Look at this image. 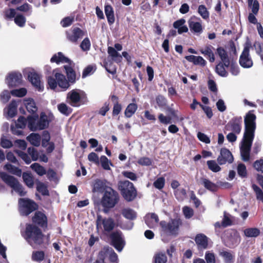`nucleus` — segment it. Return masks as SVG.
<instances>
[{
  "label": "nucleus",
  "instance_id": "obj_54",
  "mask_svg": "<svg viewBox=\"0 0 263 263\" xmlns=\"http://www.w3.org/2000/svg\"><path fill=\"white\" fill-rule=\"evenodd\" d=\"M238 175L241 178H246L247 176V171L246 165L243 163H239L237 168Z\"/></svg>",
  "mask_w": 263,
  "mask_h": 263
},
{
  "label": "nucleus",
  "instance_id": "obj_53",
  "mask_svg": "<svg viewBox=\"0 0 263 263\" xmlns=\"http://www.w3.org/2000/svg\"><path fill=\"white\" fill-rule=\"evenodd\" d=\"M167 257L165 254L159 253L156 254L154 257L153 263H166Z\"/></svg>",
  "mask_w": 263,
  "mask_h": 263
},
{
  "label": "nucleus",
  "instance_id": "obj_34",
  "mask_svg": "<svg viewBox=\"0 0 263 263\" xmlns=\"http://www.w3.org/2000/svg\"><path fill=\"white\" fill-rule=\"evenodd\" d=\"M107 52L108 54L111 57L112 59L117 63L122 61V57L119 53L113 47H108Z\"/></svg>",
  "mask_w": 263,
  "mask_h": 263
},
{
  "label": "nucleus",
  "instance_id": "obj_8",
  "mask_svg": "<svg viewBox=\"0 0 263 263\" xmlns=\"http://www.w3.org/2000/svg\"><path fill=\"white\" fill-rule=\"evenodd\" d=\"M111 245L119 252H121L125 245V241L123 237L122 232L117 230L111 232L109 235Z\"/></svg>",
  "mask_w": 263,
  "mask_h": 263
},
{
  "label": "nucleus",
  "instance_id": "obj_57",
  "mask_svg": "<svg viewBox=\"0 0 263 263\" xmlns=\"http://www.w3.org/2000/svg\"><path fill=\"white\" fill-rule=\"evenodd\" d=\"M26 108L27 111L32 114H35L37 110L35 103L33 100H30L26 104Z\"/></svg>",
  "mask_w": 263,
  "mask_h": 263
},
{
  "label": "nucleus",
  "instance_id": "obj_63",
  "mask_svg": "<svg viewBox=\"0 0 263 263\" xmlns=\"http://www.w3.org/2000/svg\"><path fill=\"white\" fill-rule=\"evenodd\" d=\"M182 212L186 219H190L194 215L193 209L187 206H185L183 208Z\"/></svg>",
  "mask_w": 263,
  "mask_h": 263
},
{
  "label": "nucleus",
  "instance_id": "obj_17",
  "mask_svg": "<svg viewBox=\"0 0 263 263\" xmlns=\"http://www.w3.org/2000/svg\"><path fill=\"white\" fill-rule=\"evenodd\" d=\"M254 110H249L244 117V123L245 128L256 129V116L254 113Z\"/></svg>",
  "mask_w": 263,
  "mask_h": 263
},
{
  "label": "nucleus",
  "instance_id": "obj_48",
  "mask_svg": "<svg viewBox=\"0 0 263 263\" xmlns=\"http://www.w3.org/2000/svg\"><path fill=\"white\" fill-rule=\"evenodd\" d=\"M31 168L40 176H43L46 173L45 168L37 163H34L31 164Z\"/></svg>",
  "mask_w": 263,
  "mask_h": 263
},
{
  "label": "nucleus",
  "instance_id": "obj_33",
  "mask_svg": "<svg viewBox=\"0 0 263 263\" xmlns=\"http://www.w3.org/2000/svg\"><path fill=\"white\" fill-rule=\"evenodd\" d=\"M104 11L109 25L113 24L115 22V18L112 7L109 5H105Z\"/></svg>",
  "mask_w": 263,
  "mask_h": 263
},
{
  "label": "nucleus",
  "instance_id": "obj_18",
  "mask_svg": "<svg viewBox=\"0 0 263 263\" xmlns=\"http://www.w3.org/2000/svg\"><path fill=\"white\" fill-rule=\"evenodd\" d=\"M28 79L39 91L43 90L44 86L41 85V76L37 73L34 71L29 72L28 73Z\"/></svg>",
  "mask_w": 263,
  "mask_h": 263
},
{
  "label": "nucleus",
  "instance_id": "obj_13",
  "mask_svg": "<svg viewBox=\"0 0 263 263\" xmlns=\"http://www.w3.org/2000/svg\"><path fill=\"white\" fill-rule=\"evenodd\" d=\"M67 40L73 43H77L79 39H81L84 35V32L80 28L72 27L69 31L66 33Z\"/></svg>",
  "mask_w": 263,
  "mask_h": 263
},
{
  "label": "nucleus",
  "instance_id": "obj_46",
  "mask_svg": "<svg viewBox=\"0 0 263 263\" xmlns=\"http://www.w3.org/2000/svg\"><path fill=\"white\" fill-rule=\"evenodd\" d=\"M16 9L13 8L6 9L3 11L4 17L6 20H12L16 16Z\"/></svg>",
  "mask_w": 263,
  "mask_h": 263
},
{
  "label": "nucleus",
  "instance_id": "obj_60",
  "mask_svg": "<svg viewBox=\"0 0 263 263\" xmlns=\"http://www.w3.org/2000/svg\"><path fill=\"white\" fill-rule=\"evenodd\" d=\"M252 188L256 194L257 199L263 202L262 191L255 184L252 185Z\"/></svg>",
  "mask_w": 263,
  "mask_h": 263
},
{
  "label": "nucleus",
  "instance_id": "obj_42",
  "mask_svg": "<svg viewBox=\"0 0 263 263\" xmlns=\"http://www.w3.org/2000/svg\"><path fill=\"white\" fill-rule=\"evenodd\" d=\"M156 102L157 105L160 108L165 109L167 106V100L162 95H159L156 97Z\"/></svg>",
  "mask_w": 263,
  "mask_h": 263
},
{
  "label": "nucleus",
  "instance_id": "obj_30",
  "mask_svg": "<svg viewBox=\"0 0 263 263\" xmlns=\"http://www.w3.org/2000/svg\"><path fill=\"white\" fill-rule=\"evenodd\" d=\"M201 184L208 190L215 192L218 189V186L209 179L205 178H201Z\"/></svg>",
  "mask_w": 263,
  "mask_h": 263
},
{
  "label": "nucleus",
  "instance_id": "obj_3",
  "mask_svg": "<svg viewBox=\"0 0 263 263\" xmlns=\"http://www.w3.org/2000/svg\"><path fill=\"white\" fill-rule=\"evenodd\" d=\"M119 201L118 193L112 187L108 189L101 199V204L103 208V211L105 213H108L109 210L118 203Z\"/></svg>",
  "mask_w": 263,
  "mask_h": 263
},
{
  "label": "nucleus",
  "instance_id": "obj_31",
  "mask_svg": "<svg viewBox=\"0 0 263 263\" xmlns=\"http://www.w3.org/2000/svg\"><path fill=\"white\" fill-rule=\"evenodd\" d=\"M213 49L214 48L212 45H209L206 46L204 49L200 50V52L204 54L210 62L212 63L214 62L215 60L214 54L212 51Z\"/></svg>",
  "mask_w": 263,
  "mask_h": 263
},
{
  "label": "nucleus",
  "instance_id": "obj_2",
  "mask_svg": "<svg viewBox=\"0 0 263 263\" xmlns=\"http://www.w3.org/2000/svg\"><path fill=\"white\" fill-rule=\"evenodd\" d=\"M118 189L124 199L127 202L134 201L137 197L138 191L136 187L133 183L127 180L119 181Z\"/></svg>",
  "mask_w": 263,
  "mask_h": 263
},
{
  "label": "nucleus",
  "instance_id": "obj_32",
  "mask_svg": "<svg viewBox=\"0 0 263 263\" xmlns=\"http://www.w3.org/2000/svg\"><path fill=\"white\" fill-rule=\"evenodd\" d=\"M217 53L219 56L221 61L224 63L226 67L227 68L229 67L230 65V60L225 49L222 47H219L217 49Z\"/></svg>",
  "mask_w": 263,
  "mask_h": 263
},
{
  "label": "nucleus",
  "instance_id": "obj_59",
  "mask_svg": "<svg viewBox=\"0 0 263 263\" xmlns=\"http://www.w3.org/2000/svg\"><path fill=\"white\" fill-rule=\"evenodd\" d=\"M96 70V66L95 65H89L86 67L82 72V78H85L88 75L93 73Z\"/></svg>",
  "mask_w": 263,
  "mask_h": 263
},
{
  "label": "nucleus",
  "instance_id": "obj_4",
  "mask_svg": "<svg viewBox=\"0 0 263 263\" xmlns=\"http://www.w3.org/2000/svg\"><path fill=\"white\" fill-rule=\"evenodd\" d=\"M66 101L72 107H79L86 104L88 99L86 94L79 89H72L67 95Z\"/></svg>",
  "mask_w": 263,
  "mask_h": 263
},
{
  "label": "nucleus",
  "instance_id": "obj_43",
  "mask_svg": "<svg viewBox=\"0 0 263 263\" xmlns=\"http://www.w3.org/2000/svg\"><path fill=\"white\" fill-rule=\"evenodd\" d=\"M226 66L224 64V63L220 62L218 63L215 68V71L216 73L221 77H226L228 75V72L226 71L225 69Z\"/></svg>",
  "mask_w": 263,
  "mask_h": 263
},
{
  "label": "nucleus",
  "instance_id": "obj_45",
  "mask_svg": "<svg viewBox=\"0 0 263 263\" xmlns=\"http://www.w3.org/2000/svg\"><path fill=\"white\" fill-rule=\"evenodd\" d=\"M58 109L61 114L66 116H69L72 111V109L64 103L58 104Z\"/></svg>",
  "mask_w": 263,
  "mask_h": 263
},
{
  "label": "nucleus",
  "instance_id": "obj_28",
  "mask_svg": "<svg viewBox=\"0 0 263 263\" xmlns=\"http://www.w3.org/2000/svg\"><path fill=\"white\" fill-rule=\"evenodd\" d=\"M38 119L37 121V130H43L48 127L49 121L45 112H41L40 118Z\"/></svg>",
  "mask_w": 263,
  "mask_h": 263
},
{
  "label": "nucleus",
  "instance_id": "obj_37",
  "mask_svg": "<svg viewBox=\"0 0 263 263\" xmlns=\"http://www.w3.org/2000/svg\"><path fill=\"white\" fill-rule=\"evenodd\" d=\"M27 140L33 146H39L40 145L41 137L39 134H30L27 137Z\"/></svg>",
  "mask_w": 263,
  "mask_h": 263
},
{
  "label": "nucleus",
  "instance_id": "obj_11",
  "mask_svg": "<svg viewBox=\"0 0 263 263\" xmlns=\"http://www.w3.org/2000/svg\"><path fill=\"white\" fill-rule=\"evenodd\" d=\"M32 221L34 225L41 227L45 230L48 227V218L46 215L41 211L35 212L32 217Z\"/></svg>",
  "mask_w": 263,
  "mask_h": 263
},
{
  "label": "nucleus",
  "instance_id": "obj_19",
  "mask_svg": "<svg viewBox=\"0 0 263 263\" xmlns=\"http://www.w3.org/2000/svg\"><path fill=\"white\" fill-rule=\"evenodd\" d=\"M58 69L53 70V73L57 80V83L59 86L65 89H68L70 85H72L69 80L66 79L65 76L61 72H55Z\"/></svg>",
  "mask_w": 263,
  "mask_h": 263
},
{
  "label": "nucleus",
  "instance_id": "obj_56",
  "mask_svg": "<svg viewBox=\"0 0 263 263\" xmlns=\"http://www.w3.org/2000/svg\"><path fill=\"white\" fill-rule=\"evenodd\" d=\"M27 91L25 88H21L20 89H16L12 90L10 93L15 97H23L27 94Z\"/></svg>",
  "mask_w": 263,
  "mask_h": 263
},
{
  "label": "nucleus",
  "instance_id": "obj_47",
  "mask_svg": "<svg viewBox=\"0 0 263 263\" xmlns=\"http://www.w3.org/2000/svg\"><path fill=\"white\" fill-rule=\"evenodd\" d=\"M23 179L25 184L29 187H32L34 185V181L31 174L24 172L23 174Z\"/></svg>",
  "mask_w": 263,
  "mask_h": 263
},
{
  "label": "nucleus",
  "instance_id": "obj_40",
  "mask_svg": "<svg viewBox=\"0 0 263 263\" xmlns=\"http://www.w3.org/2000/svg\"><path fill=\"white\" fill-rule=\"evenodd\" d=\"M245 235L248 237H256L260 234V231L256 228H250L244 230Z\"/></svg>",
  "mask_w": 263,
  "mask_h": 263
},
{
  "label": "nucleus",
  "instance_id": "obj_44",
  "mask_svg": "<svg viewBox=\"0 0 263 263\" xmlns=\"http://www.w3.org/2000/svg\"><path fill=\"white\" fill-rule=\"evenodd\" d=\"M17 104L15 100H12L8 106V115L11 117H14L17 113Z\"/></svg>",
  "mask_w": 263,
  "mask_h": 263
},
{
  "label": "nucleus",
  "instance_id": "obj_61",
  "mask_svg": "<svg viewBox=\"0 0 263 263\" xmlns=\"http://www.w3.org/2000/svg\"><path fill=\"white\" fill-rule=\"evenodd\" d=\"M14 152L16 154H17V155L19 157H20L25 161V162L26 164H30L31 163V159H30V157L25 152H23L22 151H20V150H18V149L15 150Z\"/></svg>",
  "mask_w": 263,
  "mask_h": 263
},
{
  "label": "nucleus",
  "instance_id": "obj_1",
  "mask_svg": "<svg viewBox=\"0 0 263 263\" xmlns=\"http://www.w3.org/2000/svg\"><path fill=\"white\" fill-rule=\"evenodd\" d=\"M44 235L41 229L33 224H27L26 226L24 238L31 245L41 246L44 242Z\"/></svg>",
  "mask_w": 263,
  "mask_h": 263
},
{
  "label": "nucleus",
  "instance_id": "obj_49",
  "mask_svg": "<svg viewBox=\"0 0 263 263\" xmlns=\"http://www.w3.org/2000/svg\"><path fill=\"white\" fill-rule=\"evenodd\" d=\"M37 191L43 196H49V192L47 186L43 182H38L36 184Z\"/></svg>",
  "mask_w": 263,
  "mask_h": 263
},
{
  "label": "nucleus",
  "instance_id": "obj_39",
  "mask_svg": "<svg viewBox=\"0 0 263 263\" xmlns=\"http://www.w3.org/2000/svg\"><path fill=\"white\" fill-rule=\"evenodd\" d=\"M4 168L9 173L17 176L21 177L22 175V170L10 163L6 164L4 166Z\"/></svg>",
  "mask_w": 263,
  "mask_h": 263
},
{
  "label": "nucleus",
  "instance_id": "obj_36",
  "mask_svg": "<svg viewBox=\"0 0 263 263\" xmlns=\"http://www.w3.org/2000/svg\"><path fill=\"white\" fill-rule=\"evenodd\" d=\"M138 108V105L134 103H129L124 111V115L126 118H129L135 113Z\"/></svg>",
  "mask_w": 263,
  "mask_h": 263
},
{
  "label": "nucleus",
  "instance_id": "obj_62",
  "mask_svg": "<svg viewBox=\"0 0 263 263\" xmlns=\"http://www.w3.org/2000/svg\"><path fill=\"white\" fill-rule=\"evenodd\" d=\"M165 185V179L163 177H160L158 178L154 182V186L158 189H162Z\"/></svg>",
  "mask_w": 263,
  "mask_h": 263
},
{
  "label": "nucleus",
  "instance_id": "obj_27",
  "mask_svg": "<svg viewBox=\"0 0 263 263\" xmlns=\"http://www.w3.org/2000/svg\"><path fill=\"white\" fill-rule=\"evenodd\" d=\"M145 222L148 227L152 229L155 228L158 223L159 217L156 214L151 213L145 217Z\"/></svg>",
  "mask_w": 263,
  "mask_h": 263
},
{
  "label": "nucleus",
  "instance_id": "obj_7",
  "mask_svg": "<svg viewBox=\"0 0 263 263\" xmlns=\"http://www.w3.org/2000/svg\"><path fill=\"white\" fill-rule=\"evenodd\" d=\"M160 224L164 232L172 235H177L178 234L179 227L182 225V222L180 218H175L171 219L168 222L162 221Z\"/></svg>",
  "mask_w": 263,
  "mask_h": 263
},
{
  "label": "nucleus",
  "instance_id": "obj_58",
  "mask_svg": "<svg viewBox=\"0 0 263 263\" xmlns=\"http://www.w3.org/2000/svg\"><path fill=\"white\" fill-rule=\"evenodd\" d=\"M198 12L203 19L206 20L209 18V12L204 5L199 6Z\"/></svg>",
  "mask_w": 263,
  "mask_h": 263
},
{
  "label": "nucleus",
  "instance_id": "obj_20",
  "mask_svg": "<svg viewBox=\"0 0 263 263\" xmlns=\"http://www.w3.org/2000/svg\"><path fill=\"white\" fill-rule=\"evenodd\" d=\"M255 129L245 128L241 144L251 146L255 136Z\"/></svg>",
  "mask_w": 263,
  "mask_h": 263
},
{
  "label": "nucleus",
  "instance_id": "obj_64",
  "mask_svg": "<svg viewBox=\"0 0 263 263\" xmlns=\"http://www.w3.org/2000/svg\"><path fill=\"white\" fill-rule=\"evenodd\" d=\"M159 122L163 124L172 123V118L169 116H165L163 114H160L158 116Z\"/></svg>",
  "mask_w": 263,
  "mask_h": 263
},
{
  "label": "nucleus",
  "instance_id": "obj_6",
  "mask_svg": "<svg viewBox=\"0 0 263 263\" xmlns=\"http://www.w3.org/2000/svg\"><path fill=\"white\" fill-rule=\"evenodd\" d=\"M18 204L20 211L24 216H28L38 209L37 204L29 198H20Z\"/></svg>",
  "mask_w": 263,
  "mask_h": 263
},
{
  "label": "nucleus",
  "instance_id": "obj_55",
  "mask_svg": "<svg viewBox=\"0 0 263 263\" xmlns=\"http://www.w3.org/2000/svg\"><path fill=\"white\" fill-rule=\"evenodd\" d=\"M208 168L214 173H217L221 170V167L215 160H209L207 161Z\"/></svg>",
  "mask_w": 263,
  "mask_h": 263
},
{
  "label": "nucleus",
  "instance_id": "obj_51",
  "mask_svg": "<svg viewBox=\"0 0 263 263\" xmlns=\"http://www.w3.org/2000/svg\"><path fill=\"white\" fill-rule=\"evenodd\" d=\"M45 253L43 251H37L33 252L32 259L33 260L41 262L44 259Z\"/></svg>",
  "mask_w": 263,
  "mask_h": 263
},
{
  "label": "nucleus",
  "instance_id": "obj_5",
  "mask_svg": "<svg viewBox=\"0 0 263 263\" xmlns=\"http://www.w3.org/2000/svg\"><path fill=\"white\" fill-rule=\"evenodd\" d=\"M0 178L9 186L13 189L20 196L26 195L27 192L24 191L23 185L14 176L5 172H0Z\"/></svg>",
  "mask_w": 263,
  "mask_h": 263
},
{
  "label": "nucleus",
  "instance_id": "obj_29",
  "mask_svg": "<svg viewBox=\"0 0 263 263\" xmlns=\"http://www.w3.org/2000/svg\"><path fill=\"white\" fill-rule=\"evenodd\" d=\"M38 119L39 116L36 114L29 115L27 117L28 127L31 131L35 132L37 130V121Z\"/></svg>",
  "mask_w": 263,
  "mask_h": 263
},
{
  "label": "nucleus",
  "instance_id": "obj_15",
  "mask_svg": "<svg viewBox=\"0 0 263 263\" xmlns=\"http://www.w3.org/2000/svg\"><path fill=\"white\" fill-rule=\"evenodd\" d=\"M6 80L9 88L18 86L22 83V75L18 72H12L7 76Z\"/></svg>",
  "mask_w": 263,
  "mask_h": 263
},
{
  "label": "nucleus",
  "instance_id": "obj_16",
  "mask_svg": "<svg viewBox=\"0 0 263 263\" xmlns=\"http://www.w3.org/2000/svg\"><path fill=\"white\" fill-rule=\"evenodd\" d=\"M108 182L105 179H97L92 184V192L100 193H105L108 189L111 188L108 185Z\"/></svg>",
  "mask_w": 263,
  "mask_h": 263
},
{
  "label": "nucleus",
  "instance_id": "obj_9",
  "mask_svg": "<svg viewBox=\"0 0 263 263\" xmlns=\"http://www.w3.org/2000/svg\"><path fill=\"white\" fill-rule=\"evenodd\" d=\"M96 222L97 228L101 224L103 226V231L105 234L111 232L116 226L114 219L111 217L103 218L101 215L97 216Z\"/></svg>",
  "mask_w": 263,
  "mask_h": 263
},
{
  "label": "nucleus",
  "instance_id": "obj_23",
  "mask_svg": "<svg viewBox=\"0 0 263 263\" xmlns=\"http://www.w3.org/2000/svg\"><path fill=\"white\" fill-rule=\"evenodd\" d=\"M232 216L227 212L224 211L223 213V217L221 222L219 221L216 222L215 224V228H226L233 224V220L232 219Z\"/></svg>",
  "mask_w": 263,
  "mask_h": 263
},
{
  "label": "nucleus",
  "instance_id": "obj_50",
  "mask_svg": "<svg viewBox=\"0 0 263 263\" xmlns=\"http://www.w3.org/2000/svg\"><path fill=\"white\" fill-rule=\"evenodd\" d=\"M219 255L223 258L226 263H232L233 261L234 256L229 251H220Z\"/></svg>",
  "mask_w": 263,
  "mask_h": 263
},
{
  "label": "nucleus",
  "instance_id": "obj_21",
  "mask_svg": "<svg viewBox=\"0 0 263 263\" xmlns=\"http://www.w3.org/2000/svg\"><path fill=\"white\" fill-rule=\"evenodd\" d=\"M74 63H73V64H68V65L63 66L67 79L72 84H74L77 80L76 72L73 68V66H74Z\"/></svg>",
  "mask_w": 263,
  "mask_h": 263
},
{
  "label": "nucleus",
  "instance_id": "obj_24",
  "mask_svg": "<svg viewBox=\"0 0 263 263\" xmlns=\"http://www.w3.org/2000/svg\"><path fill=\"white\" fill-rule=\"evenodd\" d=\"M27 123V119L23 116H20L17 119V123L15 124V127L11 126V130L14 135H21L23 134V132L17 128H24Z\"/></svg>",
  "mask_w": 263,
  "mask_h": 263
},
{
  "label": "nucleus",
  "instance_id": "obj_25",
  "mask_svg": "<svg viewBox=\"0 0 263 263\" xmlns=\"http://www.w3.org/2000/svg\"><path fill=\"white\" fill-rule=\"evenodd\" d=\"M109 99L113 103L112 115L113 117L118 116L122 110V105L119 103V98L115 95H111Z\"/></svg>",
  "mask_w": 263,
  "mask_h": 263
},
{
  "label": "nucleus",
  "instance_id": "obj_10",
  "mask_svg": "<svg viewBox=\"0 0 263 263\" xmlns=\"http://www.w3.org/2000/svg\"><path fill=\"white\" fill-rule=\"evenodd\" d=\"M242 118L241 116L233 117L226 125L228 130H231L236 134H239L242 128Z\"/></svg>",
  "mask_w": 263,
  "mask_h": 263
},
{
  "label": "nucleus",
  "instance_id": "obj_26",
  "mask_svg": "<svg viewBox=\"0 0 263 263\" xmlns=\"http://www.w3.org/2000/svg\"><path fill=\"white\" fill-rule=\"evenodd\" d=\"M51 63H55L57 64L60 63H66L69 64H73V62L67 57H66L62 52H58L54 54L50 59Z\"/></svg>",
  "mask_w": 263,
  "mask_h": 263
},
{
  "label": "nucleus",
  "instance_id": "obj_38",
  "mask_svg": "<svg viewBox=\"0 0 263 263\" xmlns=\"http://www.w3.org/2000/svg\"><path fill=\"white\" fill-rule=\"evenodd\" d=\"M192 17L188 23L190 30L194 33H200L202 31L201 24L200 22L193 21Z\"/></svg>",
  "mask_w": 263,
  "mask_h": 263
},
{
  "label": "nucleus",
  "instance_id": "obj_35",
  "mask_svg": "<svg viewBox=\"0 0 263 263\" xmlns=\"http://www.w3.org/2000/svg\"><path fill=\"white\" fill-rule=\"evenodd\" d=\"M251 146L242 145L240 146V153L242 159L244 161H248L250 160V154Z\"/></svg>",
  "mask_w": 263,
  "mask_h": 263
},
{
  "label": "nucleus",
  "instance_id": "obj_41",
  "mask_svg": "<svg viewBox=\"0 0 263 263\" xmlns=\"http://www.w3.org/2000/svg\"><path fill=\"white\" fill-rule=\"evenodd\" d=\"M122 214L125 218L130 220H134L137 217L136 213L133 210L129 208L123 209Z\"/></svg>",
  "mask_w": 263,
  "mask_h": 263
},
{
  "label": "nucleus",
  "instance_id": "obj_52",
  "mask_svg": "<svg viewBox=\"0 0 263 263\" xmlns=\"http://www.w3.org/2000/svg\"><path fill=\"white\" fill-rule=\"evenodd\" d=\"M14 23L20 27H23L25 25L26 19L22 14H18L14 18Z\"/></svg>",
  "mask_w": 263,
  "mask_h": 263
},
{
  "label": "nucleus",
  "instance_id": "obj_12",
  "mask_svg": "<svg viewBox=\"0 0 263 263\" xmlns=\"http://www.w3.org/2000/svg\"><path fill=\"white\" fill-rule=\"evenodd\" d=\"M250 47L246 46L240 56L239 62L241 67L249 68L253 66V61L250 55Z\"/></svg>",
  "mask_w": 263,
  "mask_h": 263
},
{
  "label": "nucleus",
  "instance_id": "obj_22",
  "mask_svg": "<svg viewBox=\"0 0 263 263\" xmlns=\"http://www.w3.org/2000/svg\"><path fill=\"white\" fill-rule=\"evenodd\" d=\"M208 237L202 233L197 234L195 238V241L198 249H206L208 247Z\"/></svg>",
  "mask_w": 263,
  "mask_h": 263
},
{
  "label": "nucleus",
  "instance_id": "obj_14",
  "mask_svg": "<svg viewBox=\"0 0 263 263\" xmlns=\"http://www.w3.org/2000/svg\"><path fill=\"white\" fill-rule=\"evenodd\" d=\"M217 160L219 165H223L227 163H232L234 158L231 152L228 148L223 147L220 149V155Z\"/></svg>",
  "mask_w": 263,
  "mask_h": 263
}]
</instances>
